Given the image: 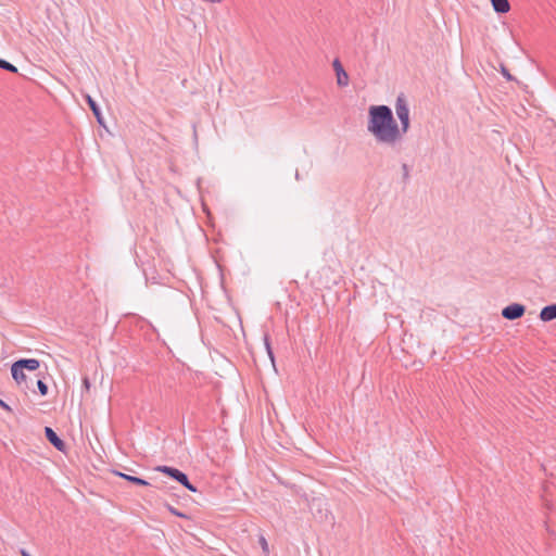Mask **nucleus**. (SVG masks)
I'll use <instances>...</instances> for the list:
<instances>
[{
  "mask_svg": "<svg viewBox=\"0 0 556 556\" xmlns=\"http://www.w3.org/2000/svg\"><path fill=\"white\" fill-rule=\"evenodd\" d=\"M45 433L49 442L59 451L64 452L65 444L64 442L56 435V433L50 428L46 427Z\"/></svg>",
  "mask_w": 556,
  "mask_h": 556,
  "instance_id": "4",
  "label": "nucleus"
},
{
  "mask_svg": "<svg viewBox=\"0 0 556 556\" xmlns=\"http://www.w3.org/2000/svg\"><path fill=\"white\" fill-rule=\"evenodd\" d=\"M337 84L339 86H346L349 84V75L345 71L336 73Z\"/></svg>",
  "mask_w": 556,
  "mask_h": 556,
  "instance_id": "12",
  "label": "nucleus"
},
{
  "mask_svg": "<svg viewBox=\"0 0 556 556\" xmlns=\"http://www.w3.org/2000/svg\"><path fill=\"white\" fill-rule=\"evenodd\" d=\"M540 318L543 321H549V320L555 319L556 318V304L545 306L540 313Z\"/></svg>",
  "mask_w": 556,
  "mask_h": 556,
  "instance_id": "6",
  "label": "nucleus"
},
{
  "mask_svg": "<svg viewBox=\"0 0 556 556\" xmlns=\"http://www.w3.org/2000/svg\"><path fill=\"white\" fill-rule=\"evenodd\" d=\"M159 471L174 478L175 480H177V478L180 476L181 471L176 469V468H173V467H168V466H161L157 468Z\"/></svg>",
  "mask_w": 556,
  "mask_h": 556,
  "instance_id": "9",
  "label": "nucleus"
},
{
  "mask_svg": "<svg viewBox=\"0 0 556 556\" xmlns=\"http://www.w3.org/2000/svg\"><path fill=\"white\" fill-rule=\"evenodd\" d=\"M260 544H261V546H262L263 552H264L266 555H268V554H269V546H268V543H267L266 539L262 536V538L260 539Z\"/></svg>",
  "mask_w": 556,
  "mask_h": 556,
  "instance_id": "16",
  "label": "nucleus"
},
{
  "mask_svg": "<svg viewBox=\"0 0 556 556\" xmlns=\"http://www.w3.org/2000/svg\"><path fill=\"white\" fill-rule=\"evenodd\" d=\"M17 364L22 365V367H24V369H28V370H37L40 366L39 361L35 359V358L20 359V361H17Z\"/></svg>",
  "mask_w": 556,
  "mask_h": 556,
  "instance_id": "8",
  "label": "nucleus"
},
{
  "mask_svg": "<svg viewBox=\"0 0 556 556\" xmlns=\"http://www.w3.org/2000/svg\"><path fill=\"white\" fill-rule=\"evenodd\" d=\"M83 382H84L85 389L89 390L90 389V382H89L88 378H85Z\"/></svg>",
  "mask_w": 556,
  "mask_h": 556,
  "instance_id": "21",
  "label": "nucleus"
},
{
  "mask_svg": "<svg viewBox=\"0 0 556 556\" xmlns=\"http://www.w3.org/2000/svg\"><path fill=\"white\" fill-rule=\"evenodd\" d=\"M0 406L5 410L11 412V407L7 403H4L2 400H0Z\"/></svg>",
  "mask_w": 556,
  "mask_h": 556,
  "instance_id": "20",
  "label": "nucleus"
},
{
  "mask_svg": "<svg viewBox=\"0 0 556 556\" xmlns=\"http://www.w3.org/2000/svg\"><path fill=\"white\" fill-rule=\"evenodd\" d=\"M0 67L8 70L10 72H13V73L17 72V68L14 65H12L11 63H9L4 60H0Z\"/></svg>",
  "mask_w": 556,
  "mask_h": 556,
  "instance_id": "14",
  "label": "nucleus"
},
{
  "mask_svg": "<svg viewBox=\"0 0 556 556\" xmlns=\"http://www.w3.org/2000/svg\"><path fill=\"white\" fill-rule=\"evenodd\" d=\"M368 131L382 143H394L404 135L387 105H371L368 109Z\"/></svg>",
  "mask_w": 556,
  "mask_h": 556,
  "instance_id": "1",
  "label": "nucleus"
},
{
  "mask_svg": "<svg viewBox=\"0 0 556 556\" xmlns=\"http://www.w3.org/2000/svg\"><path fill=\"white\" fill-rule=\"evenodd\" d=\"M116 475L126 479L129 482L135 483V484H139V485H148L149 484L146 480L138 478V477L129 476V475H126L123 472H116Z\"/></svg>",
  "mask_w": 556,
  "mask_h": 556,
  "instance_id": "10",
  "label": "nucleus"
},
{
  "mask_svg": "<svg viewBox=\"0 0 556 556\" xmlns=\"http://www.w3.org/2000/svg\"><path fill=\"white\" fill-rule=\"evenodd\" d=\"M170 513H173L174 515L176 516H179V517H185L182 514L178 513V510H176L175 508L170 507L169 508Z\"/></svg>",
  "mask_w": 556,
  "mask_h": 556,
  "instance_id": "22",
  "label": "nucleus"
},
{
  "mask_svg": "<svg viewBox=\"0 0 556 556\" xmlns=\"http://www.w3.org/2000/svg\"><path fill=\"white\" fill-rule=\"evenodd\" d=\"M22 556H30L26 551H22Z\"/></svg>",
  "mask_w": 556,
  "mask_h": 556,
  "instance_id": "24",
  "label": "nucleus"
},
{
  "mask_svg": "<svg viewBox=\"0 0 556 556\" xmlns=\"http://www.w3.org/2000/svg\"><path fill=\"white\" fill-rule=\"evenodd\" d=\"M492 7L497 13H507L510 10L508 0H490Z\"/></svg>",
  "mask_w": 556,
  "mask_h": 556,
  "instance_id": "7",
  "label": "nucleus"
},
{
  "mask_svg": "<svg viewBox=\"0 0 556 556\" xmlns=\"http://www.w3.org/2000/svg\"><path fill=\"white\" fill-rule=\"evenodd\" d=\"M87 102H88L90 109L92 110V112L94 113V115L97 116L98 121L101 122L100 112H99V109H98L94 100L90 96H87Z\"/></svg>",
  "mask_w": 556,
  "mask_h": 556,
  "instance_id": "13",
  "label": "nucleus"
},
{
  "mask_svg": "<svg viewBox=\"0 0 556 556\" xmlns=\"http://www.w3.org/2000/svg\"><path fill=\"white\" fill-rule=\"evenodd\" d=\"M333 68L336 71V73H338L339 71L342 72L344 71L343 66L341 65L340 61L339 60H334L333 61Z\"/></svg>",
  "mask_w": 556,
  "mask_h": 556,
  "instance_id": "17",
  "label": "nucleus"
},
{
  "mask_svg": "<svg viewBox=\"0 0 556 556\" xmlns=\"http://www.w3.org/2000/svg\"><path fill=\"white\" fill-rule=\"evenodd\" d=\"M395 113L401 122L400 129L405 135L409 128V109L404 96H399L396 98Z\"/></svg>",
  "mask_w": 556,
  "mask_h": 556,
  "instance_id": "2",
  "label": "nucleus"
},
{
  "mask_svg": "<svg viewBox=\"0 0 556 556\" xmlns=\"http://www.w3.org/2000/svg\"><path fill=\"white\" fill-rule=\"evenodd\" d=\"M525 311L526 309H525L523 305L511 304V305L506 306L502 311V315L506 319L514 320V319L520 318L525 314Z\"/></svg>",
  "mask_w": 556,
  "mask_h": 556,
  "instance_id": "3",
  "label": "nucleus"
},
{
  "mask_svg": "<svg viewBox=\"0 0 556 556\" xmlns=\"http://www.w3.org/2000/svg\"><path fill=\"white\" fill-rule=\"evenodd\" d=\"M265 344H266V348H267V350H268V354H269L270 358L273 359V354H271V352H270V346H269V343H268V341H267V340H266Z\"/></svg>",
  "mask_w": 556,
  "mask_h": 556,
  "instance_id": "23",
  "label": "nucleus"
},
{
  "mask_svg": "<svg viewBox=\"0 0 556 556\" xmlns=\"http://www.w3.org/2000/svg\"><path fill=\"white\" fill-rule=\"evenodd\" d=\"M333 68L336 71V73H338L339 71L342 72L344 71L343 66L341 65L340 61L339 60H334L333 61Z\"/></svg>",
  "mask_w": 556,
  "mask_h": 556,
  "instance_id": "18",
  "label": "nucleus"
},
{
  "mask_svg": "<svg viewBox=\"0 0 556 556\" xmlns=\"http://www.w3.org/2000/svg\"><path fill=\"white\" fill-rule=\"evenodd\" d=\"M177 481L186 486L189 491L197 492V488L189 482L187 476L184 472L180 473V476L177 478Z\"/></svg>",
  "mask_w": 556,
  "mask_h": 556,
  "instance_id": "11",
  "label": "nucleus"
},
{
  "mask_svg": "<svg viewBox=\"0 0 556 556\" xmlns=\"http://www.w3.org/2000/svg\"><path fill=\"white\" fill-rule=\"evenodd\" d=\"M37 386H38L40 394L41 395H47V393H48L47 384L45 382H42L41 380H38Z\"/></svg>",
  "mask_w": 556,
  "mask_h": 556,
  "instance_id": "15",
  "label": "nucleus"
},
{
  "mask_svg": "<svg viewBox=\"0 0 556 556\" xmlns=\"http://www.w3.org/2000/svg\"><path fill=\"white\" fill-rule=\"evenodd\" d=\"M201 1L204 3H210V4H220L224 2V0H201Z\"/></svg>",
  "mask_w": 556,
  "mask_h": 556,
  "instance_id": "19",
  "label": "nucleus"
},
{
  "mask_svg": "<svg viewBox=\"0 0 556 556\" xmlns=\"http://www.w3.org/2000/svg\"><path fill=\"white\" fill-rule=\"evenodd\" d=\"M11 372L13 379L20 384L26 379V375L24 374V367L15 362L11 367Z\"/></svg>",
  "mask_w": 556,
  "mask_h": 556,
  "instance_id": "5",
  "label": "nucleus"
}]
</instances>
